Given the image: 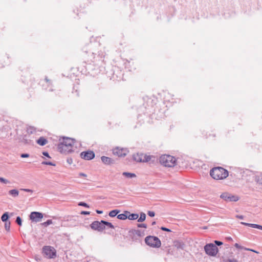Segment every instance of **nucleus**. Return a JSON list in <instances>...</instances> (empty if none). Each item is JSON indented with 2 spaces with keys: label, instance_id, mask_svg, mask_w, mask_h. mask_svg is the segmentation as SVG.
<instances>
[{
  "label": "nucleus",
  "instance_id": "39",
  "mask_svg": "<svg viewBox=\"0 0 262 262\" xmlns=\"http://www.w3.org/2000/svg\"><path fill=\"white\" fill-rule=\"evenodd\" d=\"M20 190L28 192H33V190L30 189H26V188H21L20 189Z\"/></svg>",
  "mask_w": 262,
  "mask_h": 262
},
{
  "label": "nucleus",
  "instance_id": "8",
  "mask_svg": "<svg viewBox=\"0 0 262 262\" xmlns=\"http://www.w3.org/2000/svg\"><path fill=\"white\" fill-rule=\"evenodd\" d=\"M42 252L49 258H53L56 256L55 249L51 246H44L42 249Z\"/></svg>",
  "mask_w": 262,
  "mask_h": 262
},
{
  "label": "nucleus",
  "instance_id": "48",
  "mask_svg": "<svg viewBox=\"0 0 262 262\" xmlns=\"http://www.w3.org/2000/svg\"><path fill=\"white\" fill-rule=\"evenodd\" d=\"M79 175L80 176H81V177H86V174H85V173H80L79 174Z\"/></svg>",
  "mask_w": 262,
  "mask_h": 262
},
{
  "label": "nucleus",
  "instance_id": "14",
  "mask_svg": "<svg viewBox=\"0 0 262 262\" xmlns=\"http://www.w3.org/2000/svg\"><path fill=\"white\" fill-rule=\"evenodd\" d=\"M80 157L86 160H90L95 157V154L91 150L82 151L80 153Z\"/></svg>",
  "mask_w": 262,
  "mask_h": 262
},
{
  "label": "nucleus",
  "instance_id": "50",
  "mask_svg": "<svg viewBox=\"0 0 262 262\" xmlns=\"http://www.w3.org/2000/svg\"><path fill=\"white\" fill-rule=\"evenodd\" d=\"M234 246L237 249L240 248V245L237 243H235Z\"/></svg>",
  "mask_w": 262,
  "mask_h": 262
},
{
  "label": "nucleus",
  "instance_id": "38",
  "mask_svg": "<svg viewBox=\"0 0 262 262\" xmlns=\"http://www.w3.org/2000/svg\"><path fill=\"white\" fill-rule=\"evenodd\" d=\"M245 250L252 251V252H253L257 253V254L259 253V252L258 251H257L255 250H253L252 249L248 248H245Z\"/></svg>",
  "mask_w": 262,
  "mask_h": 262
},
{
  "label": "nucleus",
  "instance_id": "30",
  "mask_svg": "<svg viewBox=\"0 0 262 262\" xmlns=\"http://www.w3.org/2000/svg\"><path fill=\"white\" fill-rule=\"evenodd\" d=\"M5 222V228L7 231H10L11 223L10 221L4 222Z\"/></svg>",
  "mask_w": 262,
  "mask_h": 262
},
{
  "label": "nucleus",
  "instance_id": "2",
  "mask_svg": "<svg viewBox=\"0 0 262 262\" xmlns=\"http://www.w3.org/2000/svg\"><path fill=\"white\" fill-rule=\"evenodd\" d=\"M210 174L215 180H223L228 176L229 172L223 167H216L210 170Z\"/></svg>",
  "mask_w": 262,
  "mask_h": 262
},
{
  "label": "nucleus",
  "instance_id": "46",
  "mask_svg": "<svg viewBox=\"0 0 262 262\" xmlns=\"http://www.w3.org/2000/svg\"><path fill=\"white\" fill-rule=\"evenodd\" d=\"M236 217L237 219L242 220L244 219V216H243L242 215H236Z\"/></svg>",
  "mask_w": 262,
  "mask_h": 262
},
{
  "label": "nucleus",
  "instance_id": "35",
  "mask_svg": "<svg viewBox=\"0 0 262 262\" xmlns=\"http://www.w3.org/2000/svg\"><path fill=\"white\" fill-rule=\"evenodd\" d=\"M42 164L43 165H52V166H55V164L51 162H47V161H43L42 162Z\"/></svg>",
  "mask_w": 262,
  "mask_h": 262
},
{
  "label": "nucleus",
  "instance_id": "53",
  "mask_svg": "<svg viewBox=\"0 0 262 262\" xmlns=\"http://www.w3.org/2000/svg\"><path fill=\"white\" fill-rule=\"evenodd\" d=\"M45 80H46L47 82H48L49 81V80L47 78V77H46Z\"/></svg>",
  "mask_w": 262,
  "mask_h": 262
},
{
  "label": "nucleus",
  "instance_id": "25",
  "mask_svg": "<svg viewBox=\"0 0 262 262\" xmlns=\"http://www.w3.org/2000/svg\"><path fill=\"white\" fill-rule=\"evenodd\" d=\"M120 211L119 210L117 209L113 210L109 212L108 215L110 217H113L116 216Z\"/></svg>",
  "mask_w": 262,
  "mask_h": 262
},
{
  "label": "nucleus",
  "instance_id": "40",
  "mask_svg": "<svg viewBox=\"0 0 262 262\" xmlns=\"http://www.w3.org/2000/svg\"><path fill=\"white\" fill-rule=\"evenodd\" d=\"M29 156L30 155L28 154H21L20 155V157L23 158H28V157H29Z\"/></svg>",
  "mask_w": 262,
  "mask_h": 262
},
{
  "label": "nucleus",
  "instance_id": "27",
  "mask_svg": "<svg viewBox=\"0 0 262 262\" xmlns=\"http://www.w3.org/2000/svg\"><path fill=\"white\" fill-rule=\"evenodd\" d=\"M146 219V215L144 213L142 212L140 213V216L139 219L138 220V222H142L145 221Z\"/></svg>",
  "mask_w": 262,
  "mask_h": 262
},
{
  "label": "nucleus",
  "instance_id": "18",
  "mask_svg": "<svg viewBox=\"0 0 262 262\" xmlns=\"http://www.w3.org/2000/svg\"><path fill=\"white\" fill-rule=\"evenodd\" d=\"M241 224L244 225L245 226H249V227H250L252 228H257V229L262 230V226L258 225V224L247 223H245V222H241Z\"/></svg>",
  "mask_w": 262,
  "mask_h": 262
},
{
  "label": "nucleus",
  "instance_id": "20",
  "mask_svg": "<svg viewBox=\"0 0 262 262\" xmlns=\"http://www.w3.org/2000/svg\"><path fill=\"white\" fill-rule=\"evenodd\" d=\"M8 193L13 198H16L19 195V191L16 189H12L9 191Z\"/></svg>",
  "mask_w": 262,
  "mask_h": 262
},
{
  "label": "nucleus",
  "instance_id": "43",
  "mask_svg": "<svg viewBox=\"0 0 262 262\" xmlns=\"http://www.w3.org/2000/svg\"><path fill=\"white\" fill-rule=\"evenodd\" d=\"M227 262H238V261L236 259L232 258L227 259Z\"/></svg>",
  "mask_w": 262,
  "mask_h": 262
},
{
  "label": "nucleus",
  "instance_id": "17",
  "mask_svg": "<svg viewBox=\"0 0 262 262\" xmlns=\"http://www.w3.org/2000/svg\"><path fill=\"white\" fill-rule=\"evenodd\" d=\"M21 142L26 145H31L33 144L32 140L29 138V136L28 135L24 136Z\"/></svg>",
  "mask_w": 262,
  "mask_h": 262
},
{
  "label": "nucleus",
  "instance_id": "37",
  "mask_svg": "<svg viewBox=\"0 0 262 262\" xmlns=\"http://www.w3.org/2000/svg\"><path fill=\"white\" fill-rule=\"evenodd\" d=\"M147 214L150 217H154L155 215V212L152 211H148Z\"/></svg>",
  "mask_w": 262,
  "mask_h": 262
},
{
  "label": "nucleus",
  "instance_id": "52",
  "mask_svg": "<svg viewBox=\"0 0 262 262\" xmlns=\"http://www.w3.org/2000/svg\"><path fill=\"white\" fill-rule=\"evenodd\" d=\"M156 222H155V221H154V222H153L152 223L151 225H155V224H156Z\"/></svg>",
  "mask_w": 262,
  "mask_h": 262
},
{
  "label": "nucleus",
  "instance_id": "6",
  "mask_svg": "<svg viewBox=\"0 0 262 262\" xmlns=\"http://www.w3.org/2000/svg\"><path fill=\"white\" fill-rule=\"evenodd\" d=\"M145 235V230L132 229L129 231L128 236L134 241H137L140 237Z\"/></svg>",
  "mask_w": 262,
  "mask_h": 262
},
{
  "label": "nucleus",
  "instance_id": "45",
  "mask_svg": "<svg viewBox=\"0 0 262 262\" xmlns=\"http://www.w3.org/2000/svg\"><path fill=\"white\" fill-rule=\"evenodd\" d=\"M42 155L47 157H48V158H50V156H49V154H48V152L47 151H43L42 152Z\"/></svg>",
  "mask_w": 262,
  "mask_h": 262
},
{
  "label": "nucleus",
  "instance_id": "41",
  "mask_svg": "<svg viewBox=\"0 0 262 262\" xmlns=\"http://www.w3.org/2000/svg\"><path fill=\"white\" fill-rule=\"evenodd\" d=\"M161 229L162 231H167V232H170L171 231L170 229H168L167 228L164 227H162L161 228Z\"/></svg>",
  "mask_w": 262,
  "mask_h": 262
},
{
  "label": "nucleus",
  "instance_id": "28",
  "mask_svg": "<svg viewBox=\"0 0 262 262\" xmlns=\"http://www.w3.org/2000/svg\"><path fill=\"white\" fill-rule=\"evenodd\" d=\"M255 181L259 184L262 185V174L256 176Z\"/></svg>",
  "mask_w": 262,
  "mask_h": 262
},
{
  "label": "nucleus",
  "instance_id": "47",
  "mask_svg": "<svg viewBox=\"0 0 262 262\" xmlns=\"http://www.w3.org/2000/svg\"><path fill=\"white\" fill-rule=\"evenodd\" d=\"M67 162L68 163H69V164H71L72 163V159L71 158H70V159H67Z\"/></svg>",
  "mask_w": 262,
  "mask_h": 262
},
{
  "label": "nucleus",
  "instance_id": "44",
  "mask_svg": "<svg viewBox=\"0 0 262 262\" xmlns=\"http://www.w3.org/2000/svg\"><path fill=\"white\" fill-rule=\"evenodd\" d=\"M81 214L83 215H89L90 214V212L86 211H81Z\"/></svg>",
  "mask_w": 262,
  "mask_h": 262
},
{
  "label": "nucleus",
  "instance_id": "54",
  "mask_svg": "<svg viewBox=\"0 0 262 262\" xmlns=\"http://www.w3.org/2000/svg\"><path fill=\"white\" fill-rule=\"evenodd\" d=\"M178 247L180 248H183L182 246L181 245L179 246H178Z\"/></svg>",
  "mask_w": 262,
  "mask_h": 262
},
{
  "label": "nucleus",
  "instance_id": "12",
  "mask_svg": "<svg viewBox=\"0 0 262 262\" xmlns=\"http://www.w3.org/2000/svg\"><path fill=\"white\" fill-rule=\"evenodd\" d=\"M220 196L227 202H236L238 200V196L231 195L227 192L222 193Z\"/></svg>",
  "mask_w": 262,
  "mask_h": 262
},
{
  "label": "nucleus",
  "instance_id": "1",
  "mask_svg": "<svg viewBox=\"0 0 262 262\" xmlns=\"http://www.w3.org/2000/svg\"><path fill=\"white\" fill-rule=\"evenodd\" d=\"M60 143L58 145V150L61 154H68L73 151V147L75 140L68 138L63 137L59 139Z\"/></svg>",
  "mask_w": 262,
  "mask_h": 262
},
{
  "label": "nucleus",
  "instance_id": "42",
  "mask_svg": "<svg viewBox=\"0 0 262 262\" xmlns=\"http://www.w3.org/2000/svg\"><path fill=\"white\" fill-rule=\"evenodd\" d=\"M214 243H215V245H216V246H221V245H223V243H222V242H221V241H214Z\"/></svg>",
  "mask_w": 262,
  "mask_h": 262
},
{
  "label": "nucleus",
  "instance_id": "34",
  "mask_svg": "<svg viewBox=\"0 0 262 262\" xmlns=\"http://www.w3.org/2000/svg\"><path fill=\"white\" fill-rule=\"evenodd\" d=\"M52 224V221L51 220H48L46 222L42 223V225L46 227Z\"/></svg>",
  "mask_w": 262,
  "mask_h": 262
},
{
  "label": "nucleus",
  "instance_id": "24",
  "mask_svg": "<svg viewBox=\"0 0 262 262\" xmlns=\"http://www.w3.org/2000/svg\"><path fill=\"white\" fill-rule=\"evenodd\" d=\"M9 218V213L8 212H5L1 216V220L3 222H8Z\"/></svg>",
  "mask_w": 262,
  "mask_h": 262
},
{
  "label": "nucleus",
  "instance_id": "22",
  "mask_svg": "<svg viewBox=\"0 0 262 262\" xmlns=\"http://www.w3.org/2000/svg\"><path fill=\"white\" fill-rule=\"evenodd\" d=\"M139 217V215L137 213H131L127 215V219L130 220H135Z\"/></svg>",
  "mask_w": 262,
  "mask_h": 262
},
{
  "label": "nucleus",
  "instance_id": "36",
  "mask_svg": "<svg viewBox=\"0 0 262 262\" xmlns=\"http://www.w3.org/2000/svg\"><path fill=\"white\" fill-rule=\"evenodd\" d=\"M137 227H139V228H147V225L145 224H138L137 225Z\"/></svg>",
  "mask_w": 262,
  "mask_h": 262
},
{
  "label": "nucleus",
  "instance_id": "49",
  "mask_svg": "<svg viewBox=\"0 0 262 262\" xmlns=\"http://www.w3.org/2000/svg\"><path fill=\"white\" fill-rule=\"evenodd\" d=\"M96 211L98 214H102L103 213V211L102 210H96Z\"/></svg>",
  "mask_w": 262,
  "mask_h": 262
},
{
  "label": "nucleus",
  "instance_id": "15",
  "mask_svg": "<svg viewBox=\"0 0 262 262\" xmlns=\"http://www.w3.org/2000/svg\"><path fill=\"white\" fill-rule=\"evenodd\" d=\"M43 217L42 213L39 212H32L30 215V219L32 221L35 222H40V220Z\"/></svg>",
  "mask_w": 262,
  "mask_h": 262
},
{
  "label": "nucleus",
  "instance_id": "9",
  "mask_svg": "<svg viewBox=\"0 0 262 262\" xmlns=\"http://www.w3.org/2000/svg\"><path fill=\"white\" fill-rule=\"evenodd\" d=\"M11 130V124L7 122L6 124L3 123V128L1 129V137L7 138L12 135Z\"/></svg>",
  "mask_w": 262,
  "mask_h": 262
},
{
  "label": "nucleus",
  "instance_id": "4",
  "mask_svg": "<svg viewBox=\"0 0 262 262\" xmlns=\"http://www.w3.org/2000/svg\"><path fill=\"white\" fill-rule=\"evenodd\" d=\"M145 242L147 245L154 248H159L161 245L160 239L158 237L154 236H148L146 237Z\"/></svg>",
  "mask_w": 262,
  "mask_h": 262
},
{
  "label": "nucleus",
  "instance_id": "32",
  "mask_svg": "<svg viewBox=\"0 0 262 262\" xmlns=\"http://www.w3.org/2000/svg\"><path fill=\"white\" fill-rule=\"evenodd\" d=\"M78 205L80 206H83L86 208L90 207V206L88 204L83 202H80L79 203H78Z\"/></svg>",
  "mask_w": 262,
  "mask_h": 262
},
{
  "label": "nucleus",
  "instance_id": "26",
  "mask_svg": "<svg viewBox=\"0 0 262 262\" xmlns=\"http://www.w3.org/2000/svg\"><path fill=\"white\" fill-rule=\"evenodd\" d=\"M122 175L128 178H132L136 177V174L134 173H130L128 172H123Z\"/></svg>",
  "mask_w": 262,
  "mask_h": 262
},
{
  "label": "nucleus",
  "instance_id": "21",
  "mask_svg": "<svg viewBox=\"0 0 262 262\" xmlns=\"http://www.w3.org/2000/svg\"><path fill=\"white\" fill-rule=\"evenodd\" d=\"M48 142V141L43 137H40L37 140V143L41 146L45 145Z\"/></svg>",
  "mask_w": 262,
  "mask_h": 262
},
{
  "label": "nucleus",
  "instance_id": "51",
  "mask_svg": "<svg viewBox=\"0 0 262 262\" xmlns=\"http://www.w3.org/2000/svg\"><path fill=\"white\" fill-rule=\"evenodd\" d=\"M245 248H246L240 245V248L239 249L245 250Z\"/></svg>",
  "mask_w": 262,
  "mask_h": 262
},
{
  "label": "nucleus",
  "instance_id": "55",
  "mask_svg": "<svg viewBox=\"0 0 262 262\" xmlns=\"http://www.w3.org/2000/svg\"><path fill=\"white\" fill-rule=\"evenodd\" d=\"M232 238L231 237H229L228 239H231Z\"/></svg>",
  "mask_w": 262,
  "mask_h": 262
},
{
  "label": "nucleus",
  "instance_id": "33",
  "mask_svg": "<svg viewBox=\"0 0 262 262\" xmlns=\"http://www.w3.org/2000/svg\"><path fill=\"white\" fill-rule=\"evenodd\" d=\"M16 223L19 225L21 226L22 221L20 216H17L15 221Z\"/></svg>",
  "mask_w": 262,
  "mask_h": 262
},
{
  "label": "nucleus",
  "instance_id": "5",
  "mask_svg": "<svg viewBox=\"0 0 262 262\" xmlns=\"http://www.w3.org/2000/svg\"><path fill=\"white\" fill-rule=\"evenodd\" d=\"M92 58H90V61L94 62L95 65L101 66V63L104 61V54L102 51L98 52V54L92 53Z\"/></svg>",
  "mask_w": 262,
  "mask_h": 262
},
{
  "label": "nucleus",
  "instance_id": "16",
  "mask_svg": "<svg viewBox=\"0 0 262 262\" xmlns=\"http://www.w3.org/2000/svg\"><path fill=\"white\" fill-rule=\"evenodd\" d=\"M101 159L102 162L106 165L112 164L114 163V162L111 158L105 156H102L101 157Z\"/></svg>",
  "mask_w": 262,
  "mask_h": 262
},
{
  "label": "nucleus",
  "instance_id": "23",
  "mask_svg": "<svg viewBox=\"0 0 262 262\" xmlns=\"http://www.w3.org/2000/svg\"><path fill=\"white\" fill-rule=\"evenodd\" d=\"M101 223H103L105 227L107 226L108 228H111V229L115 228L114 226L110 222H107L105 221H103V220H101Z\"/></svg>",
  "mask_w": 262,
  "mask_h": 262
},
{
  "label": "nucleus",
  "instance_id": "31",
  "mask_svg": "<svg viewBox=\"0 0 262 262\" xmlns=\"http://www.w3.org/2000/svg\"><path fill=\"white\" fill-rule=\"evenodd\" d=\"M1 183H4L5 184L10 185L12 183L8 180L4 179L1 177Z\"/></svg>",
  "mask_w": 262,
  "mask_h": 262
},
{
  "label": "nucleus",
  "instance_id": "11",
  "mask_svg": "<svg viewBox=\"0 0 262 262\" xmlns=\"http://www.w3.org/2000/svg\"><path fill=\"white\" fill-rule=\"evenodd\" d=\"M91 228L99 232H102L105 229V226L101 221H94L90 225Z\"/></svg>",
  "mask_w": 262,
  "mask_h": 262
},
{
  "label": "nucleus",
  "instance_id": "19",
  "mask_svg": "<svg viewBox=\"0 0 262 262\" xmlns=\"http://www.w3.org/2000/svg\"><path fill=\"white\" fill-rule=\"evenodd\" d=\"M128 214H129V212L126 211H124V213L117 215V217L119 220H125L127 219V215H128Z\"/></svg>",
  "mask_w": 262,
  "mask_h": 262
},
{
  "label": "nucleus",
  "instance_id": "29",
  "mask_svg": "<svg viewBox=\"0 0 262 262\" xmlns=\"http://www.w3.org/2000/svg\"><path fill=\"white\" fill-rule=\"evenodd\" d=\"M35 129L33 127H29L27 128V132L28 135L32 134L35 132Z\"/></svg>",
  "mask_w": 262,
  "mask_h": 262
},
{
  "label": "nucleus",
  "instance_id": "7",
  "mask_svg": "<svg viewBox=\"0 0 262 262\" xmlns=\"http://www.w3.org/2000/svg\"><path fill=\"white\" fill-rule=\"evenodd\" d=\"M204 250L207 254L212 256H215L219 251L217 246L212 243L206 245L204 247Z\"/></svg>",
  "mask_w": 262,
  "mask_h": 262
},
{
  "label": "nucleus",
  "instance_id": "3",
  "mask_svg": "<svg viewBox=\"0 0 262 262\" xmlns=\"http://www.w3.org/2000/svg\"><path fill=\"white\" fill-rule=\"evenodd\" d=\"M176 161L175 157L168 155H162L160 158V163L165 167H173L176 165Z\"/></svg>",
  "mask_w": 262,
  "mask_h": 262
},
{
  "label": "nucleus",
  "instance_id": "13",
  "mask_svg": "<svg viewBox=\"0 0 262 262\" xmlns=\"http://www.w3.org/2000/svg\"><path fill=\"white\" fill-rule=\"evenodd\" d=\"M128 150L126 148H120L119 147H116L113 150V154L114 155L118 156L119 157H125L127 152Z\"/></svg>",
  "mask_w": 262,
  "mask_h": 262
},
{
  "label": "nucleus",
  "instance_id": "10",
  "mask_svg": "<svg viewBox=\"0 0 262 262\" xmlns=\"http://www.w3.org/2000/svg\"><path fill=\"white\" fill-rule=\"evenodd\" d=\"M134 160L138 162H148L150 160V157L144 155L143 154L137 153L133 156Z\"/></svg>",
  "mask_w": 262,
  "mask_h": 262
}]
</instances>
